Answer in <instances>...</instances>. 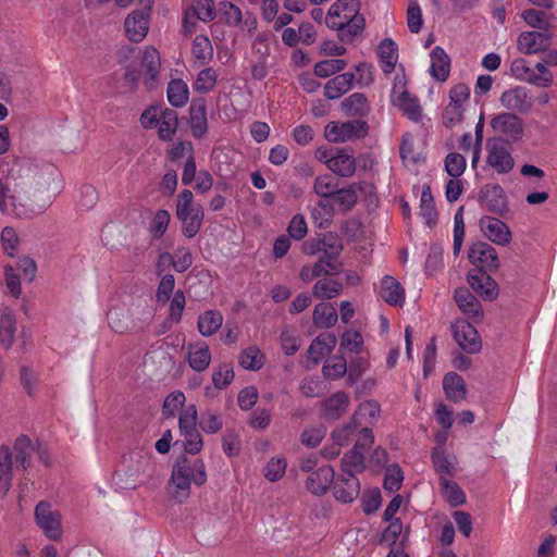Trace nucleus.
<instances>
[{
    "instance_id": "de8ad7c7",
    "label": "nucleus",
    "mask_w": 557,
    "mask_h": 557,
    "mask_svg": "<svg viewBox=\"0 0 557 557\" xmlns=\"http://www.w3.org/2000/svg\"><path fill=\"white\" fill-rule=\"evenodd\" d=\"M487 209L494 213L503 214L507 211V199L505 191L499 186H492L485 191Z\"/></svg>"
},
{
    "instance_id": "2eb2a0df",
    "label": "nucleus",
    "mask_w": 557,
    "mask_h": 557,
    "mask_svg": "<svg viewBox=\"0 0 557 557\" xmlns=\"http://www.w3.org/2000/svg\"><path fill=\"white\" fill-rule=\"evenodd\" d=\"M483 235L492 243L499 246H507L512 238L509 226L497 218L483 216L479 221Z\"/></svg>"
},
{
    "instance_id": "4d7b16f0",
    "label": "nucleus",
    "mask_w": 557,
    "mask_h": 557,
    "mask_svg": "<svg viewBox=\"0 0 557 557\" xmlns=\"http://www.w3.org/2000/svg\"><path fill=\"white\" fill-rule=\"evenodd\" d=\"M440 484L443 496L451 506L465 503L466 496L457 483L449 481L447 478H440Z\"/></svg>"
},
{
    "instance_id": "412c9836",
    "label": "nucleus",
    "mask_w": 557,
    "mask_h": 557,
    "mask_svg": "<svg viewBox=\"0 0 557 557\" xmlns=\"http://www.w3.org/2000/svg\"><path fill=\"white\" fill-rule=\"evenodd\" d=\"M333 483L335 499L344 504L354 502L360 493V484L356 475L342 473Z\"/></svg>"
},
{
    "instance_id": "69168bd1",
    "label": "nucleus",
    "mask_w": 557,
    "mask_h": 557,
    "mask_svg": "<svg viewBox=\"0 0 557 557\" xmlns=\"http://www.w3.org/2000/svg\"><path fill=\"white\" fill-rule=\"evenodd\" d=\"M445 170L449 176L458 178L466 170V159L457 152L447 154L445 159Z\"/></svg>"
},
{
    "instance_id": "72a5a7b5",
    "label": "nucleus",
    "mask_w": 557,
    "mask_h": 557,
    "mask_svg": "<svg viewBox=\"0 0 557 557\" xmlns=\"http://www.w3.org/2000/svg\"><path fill=\"white\" fill-rule=\"evenodd\" d=\"M443 389L447 399L459 403L466 398V384L463 379L455 373L449 372L443 379Z\"/></svg>"
},
{
    "instance_id": "8fccbe9b",
    "label": "nucleus",
    "mask_w": 557,
    "mask_h": 557,
    "mask_svg": "<svg viewBox=\"0 0 557 557\" xmlns=\"http://www.w3.org/2000/svg\"><path fill=\"white\" fill-rule=\"evenodd\" d=\"M342 287V284L336 280L321 278L314 284L312 293L317 298L332 299L341 294Z\"/></svg>"
},
{
    "instance_id": "7c9ffc66",
    "label": "nucleus",
    "mask_w": 557,
    "mask_h": 557,
    "mask_svg": "<svg viewBox=\"0 0 557 557\" xmlns=\"http://www.w3.org/2000/svg\"><path fill=\"white\" fill-rule=\"evenodd\" d=\"M349 403V396L345 392H336L323 401V414L331 419H338L347 411Z\"/></svg>"
},
{
    "instance_id": "4be33fe9",
    "label": "nucleus",
    "mask_w": 557,
    "mask_h": 557,
    "mask_svg": "<svg viewBox=\"0 0 557 557\" xmlns=\"http://www.w3.org/2000/svg\"><path fill=\"white\" fill-rule=\"evenodd\" d=\"M211 350L205 342L190 343L186 347V360L196 372L206 371L211 363Z\"/></svg>"
},
{
    "instance_id": "0e129e2a",
    "label": "nucleus",
    "mask_w": 557,
    "mask_h": 557,
    "mask_svg": "<svg viewBox=\"0 0 557 557\" xmlns=\"http://www.w3.org/2000/svg\"><path fill=\"white\" fill-rule=\"evenodd\" d=\"M185 395L183 392L176 391L166 396L163 403L162 412L165 417H174L177 411H183L186 407Z\"/></svg>"
},
{
    "instance_id": "f257e3e1",
    "label": "nucleus",
    "mask_w": 557,
    "mask_h": 557,
    "mask_svg": "<svg viewBox=\"0 0 557 557\" xmlns=\"http://www.w3.org/2000/svg\"><path fill=\"white\" fill-rule=\"evenodd\" d=\"M51 205V200L37 203L20 184L9 178H0V210L20 219H30L41 214Z\"/></svg>"
},
{
    "instance_id": "a211bd4d",
    "label": "nucleus",
    "mask_w": 557,
    "mask_h": 557,
    "mask_svg": "<svg viewBox=\"0 0 557 557\" xmlns=\"http://www.w3.org/2000/svg\"><path fill=\"white\" fill-rule=\"evenodd\" d=\"M468 258L472 264L483 270H496L498 257L496 250L487 243L478 242L471 245Z\"/></svg>"
},
{
    "instance_id": "f704fd0d",
    "label": "nucleus",
    "mask_w": 557,
    "mask_h": 557,
    "mask_svg": "<svg viewBox=\"0 0 557 557\" xmlns=\"http://www.w3.org/2000/svg\"><path fill=\"white\" fill-rule=\"evenodd\" d=\"M468 283L484 299L492 300L497 296L496 283L486 274H469Z\"/></svg>"
},
{
    "instance_id": "5701e85b",
    "label": "nucleus",
    "mask_w": 557,
    "mask_h": 557,
    "mask_svg": "<svg viewBox=\"0 0 557 557\" xmlns=\"http://www.w3.org/2000/svg\"><path fill=\"white\" fill-rule=\"evenodd\" d=\"M150 17L141 11H133L124 22L125 34L133 42H140L148 34Z\"/></svg>"
},
{
    "instance_id": "338daca9",
    "label": "nucleus",
    "mask_w": 557,
    "mask_h": 557,
    "mask_svg": "<svg viewBox=\"0 0 557 557\" xmlns=\"http://www.w3.org/2000/svg\"><path fill=\"white\" fill-rule=\"evenodd\" d=\"M399 150L404 162L412 164L419 162L420 152L416 150L414 139L410 134L404 135Z\"/></svg>"
},
{
    "instance_id": "c756f323",
    "label": "nucleus",
    "mask_w": 557,
    "mask_h": 557,
    "mask_svg": "<svg viewBox=\"0 0 557 557\" xmlns=\"http://www.w3.org/2000/svg\"><path fill=\"white\" fill-rule=\"evenodd\" d=\"M380 296L392 306H401L405 302V290L393 276L382 278Z\"/></svg>"
},
{
    "instance_id": "dca6fc26",
    "label": "nucleus",
    "mask_w": 557,
    "mask_h": 557,
    "mask_svg": "<svg viewBox=\"0 0 557 557\" xmlns=\"http://www.w3.org/2000/svg\"><path fill=\"white\" fill-rule=\"evenodd\" d=\"M499 102L502 107L511 113H527L532 107L530 91L527 87L523 86H515L512 88L506 89L500 95Z\"/></svg>"
},
{
    "instance_id": "5fc2aeb1",
    "label": "nucleus",
    "mask_w": 557,
    "mask_h": 557,
    "mask_svg": "<svg viewBox=\"0 0 557 557\" xmlns=\"http://www.w3.org/2000/svg\"><path fill=\"white\" fill-rule=\"evenodd\" d=\"M160 57L159 52L153 47H146L141 60V71L153 82L159 73Z\"/></svg>"
},
{
    "instance_id": "4c0bfd02",
    "label": "nucleus",
    "mask_w": 557,
    "mask_h": 557,
    "mask_svg": "<svg viewBox=\"0 0 557 557\" xmlns=\"http://www.w3.org/2000/svg\"><path fill=\"white\" fill-rule=\"evenodd\" d=\"M166 94L169 102L175 108L184 107L189 100V88L183 79H172Z\"/></svg>"
},
{
    "instance_id": "603ef678",
    "label": "nucleus",
    "mask_w": 557,
    "mask_h": 557,
    "mask_svg": "<svg viewBox=\"0 0 557 557\" xmlns=\"http://www.w3.org/2000/svg\"><path fill=\"white\" fill-rule=\"evenodd\" d=\"M363 348V338L362 335L354 330H347L343 333L339 350L343 354H360Z\"/></svg>"
},
{
    "instance_id": "cd10ccee",
    "label": "nucleus",
    "mask_w": 557,
    "mask_h": 557,
    "mask_svg": "<svg viewBox=\"0 0 557 557\" xmlns=\"http://www.w3.org/2000/svg\"><path fill=\"white\" fill-rule=\"evenodd\" d=\"M430 74L438 82H445L450 72V60L441 47H435L431 54Z\"/></svg>"
},
{
    "instance_id": "37998d69",
    "label": "nucleus",
    "mask_w": 557,
    "mask_h": 557,
    "mask_svg": "<svg viewBox=\"0 0 557 557\" xmlns=\"http://www.w3.org/2000/svg\"><path fill=\"white\" fill-rule=\"evenodd\" d=\"M218 83V73L212 67L202 69L196 76L193 88L197 94L211 92Z\"/></svg>"
},
{
    "instance_id": "7ed1b4c3",
    "label": "nucleus",
    "mask_w": 557,
    "mask_h": 557,
    "mask_svg": "<svg viewBox=\"0 0 557 557\" xmlns=\"http://www.w3.org/2000/svg\"><path fill=\"white\" fill-rule=\"evenodd\" d=\"M326 25L339 32L343 40H351L364 28V18L360 14L358 0L335 1L325 16Z\"/></svg>"
},
{
    "instance_id": "473e14b6",
    "label": "nucleus",
    "mask_w": 557,
    "mask_h": 557,
    "mask_svg": "<svg viewBox=\"0 0 557 557\" xmlns=\"http://www.w3.org/2000/svg\"><path fill=\"white\" fill-rule=\"evenodd\" d=\"M380 413V405L374 400H367L355 411L352 422L357 426H370L377 421Z\"/></svg>"
},
{
    "instance_id": "f8f14e48",
    "label": "nucleus",
    "mask_w": 557,
    "mask_h": 557,
    "mask_svg": "<svg viewBox=\"0 0 557 557\" xmlns=\"http://www.w3.org/2000/svg\"><path fill=\"white\" fill-rule=\"evenodd\" d=\"M490 125L496 134L506 140L516 141L523 135L522 120L511 112L496 114L491 119Z\"/></svg>"
},
{
    "instance_id": "20e7f679",
    "label": "nucleus",
    "mask_w": 557,
    "mask_h": 557,
    "mask_svg": "<svg viewBox=\"0 0 557 557\" xmlns=\"http://www.w3.org/2000/svg\"><path fill=\"white\" fill-rule=\"evenodd\" d=\"M150 315V311L141 300L126 297L108 311L107 318L111 330L123 334L138 329L140 323L148 320Z\"/></svg>"
},
{
    "instance_id": "6e6d98bb",
    "label": "nucleus",
    "mask_w": 557,
    "mask_h": 557,
    "mask_svg": "<svg viewBox=\"0 0 557 557\" xmlns=\"http://www.w3.org/2000/svg\"><path fill=\"white\" fill-rule=\"evenodd\" d=\"M16 325L11 315L2 317L0 322V350H9L15 341Z\"/></svg>"
},
{
    "instance_id": "bb28decb",
    "label": "nucleus",
    "mask_w": 557,
    "mask_h": 557,
    "mask_svg": "<svg viewBox=\"0 0 557 557\" xmlns=\"http://www.w3.org/2000/svg\"><path fill=\"white\" fill-rule=\"evenodd\" d=\"M354 82V73L346 72L338 74L332 79L327 81L324 86V95L327 99L331 100L338 99L351 89Z\"/></svg>"
},
{
    "instance_id": "393cba45",
    "label": "nucleus",
    "mask_w": 557,
    "mask_h": 557,
    "mask_svg": "<svg viewBox=\"0 0 557 557\" xmlns=\"http://www.w3.org/2000/svg\"><path fill=\"white\" fill-rule=\"evenodd\" d=\"M235 373L231 363H220L213 368L211 373L212 386L208 385L203 389V394L208 398L215 397V391L226 388L234 380Z\"/></svg>"
},
{
    "instance_id": "58836bf2",
    "label": "nucleus",
    "mask_w": 557,
    "mask_h": 557,
    "mask_svg": "<svg viewBox=\"0 0 557 557\" xmlns=\"http://www.w3.org/2000/svg\"><path fill=\"white\" fill-rule=\"evenodd\" d=\"M335 211L332 199H319L311 211V218L318 227H326L331 224Z\"/></svg>"
},
{
    "instance_id": "6e6552de",
    "label": "nucleus",
    "mask_w": 557,
    "mask_h": 557,
    "mask_svg": "<svg viewBox=\"0 0 557 557\" xmlns=\"http://www.w3.org/2000/svg\"><path fill=\"white\" fill-rule=\"evenodd\" d=\"M315 158L339 176L349 177L356 171V159L347 149L321 147L317 149Z\"/></svg>"
},
{
    "instance_id": "4468645a",
    "label": "nucleus",
    "mask_w": 557,
    "mask_h": 557,
    "mask_svg": "<svg viewBox=\"0 0 557 557\" xmlns=\"http://www.w3.org/2000/svg\"><path fill=\"white\" fill-rule=\"evenodd\" d=\"M451 331L456 343L463 351L468 354L480 351L482 347L480 336L474 326L468 321L456 320L451 324Z\"/></svg>"
},
{
    "instance_id": "c85d7f7f",
    "label": "nucleus",
    "mask_w": 557,
    "mask_h": 557,
    "mask_svg": "<svg viewBox=\"0 0 557 557\" xmlns=\"http://www.w3.org/2000/svg\"><path fill=\"white\" fill-rule=\"evenodd\" d=\"M454 299L463 314L469 318H479L482 314L480 301L467 288H457Z\"/></svg>"
},
{
    "instance_id": "9b49d317",
    "label": "nucleus",
    "mask_w": 557,
    "mask_h": 557,
    "mask_svg": "<svg viewBox=\"0 0 557 557\" xmlns=\"http://www.w3.org/2000/svg\"><path fill=\"white\" fill-rule=\"evenodd\" d=\"M367 124L363 121H347L343 123L331 122L325 126L324 136L330 143H345L367 134Z\"/></svg>"
},
{
    "instance_id": "6ab92c4d",
    "label": "nucleus",
    "mask_w": 557,
    "mask_h": 557,
    "mask_svg": "<svg viewBox=\"0 0 557 557\" xmlns=\"http://www.w3.org/2000/svg\"><path fill=\"white\" fill-rule=\"evenodd\" d=\"M335 480V473L331 466H322L309 473L306 481V490L315 496L324 495Z\"/></svg>"
},
{
    "instance_id": "680f3d73",
    "label": "nucleus",
    "mask_w": 557,
    "mask_h": 557,
    "mask_svg": "<svg viewBox=\"0 0 557 557\" xmlns=\"http://www.w3.org/2000/svg\"><path fill=\"white\" fill-rule=\"evenodd\" d=\"M286 468L287 461L284 457H273L265 465L263 474L269 481L276 482L284 476Z\"/></svg>"
},
{
    "instance_id": "a18cd8bd",
    "label": "nucleus",
    "mask_w": 557,
    "mask_h": 557,
    "mask_svg": "<svg viewBox=\"0 0 557 557\" xmlns=\"http://www.w3.org/2000/svg\"><path fill=\"white\" fill-rule=\"evenodd\" d=\"M162 261H171L176 272H185L193 264L190 250L186 247H180L173 255L169 252L161 253Z\"/></svg>"
},
{
    "instance_id": "423d86ee",
    "label": "nucleus",
    "mask_w": 557,
    "mask_h": 557,
    "mask_svg": "<svg viewBox=\"0 0 557 557\" xmlns=\"http://www.w3.org/2000/svg\"><path fill=\"white\" fill-rule=\"evenodd\" d=\"M389 99L391 103L409 120L419 122L422 119V108L418 98L408 91L404 73H396Z\"/></svg>"
},
{
    "instance_id": "c9c22d12",
    "label": "nucleus",
    "mask_w": 557,
    "mask_h": 557,
    "mask_svg": "<svg viewBox=\"0 0 557 557\" xmlns=\"http://www.w3.org/2000/svg\"><path fill=\"white\" fill-rule=\"evenodd\" d=\"M13 479L12 451L7 446H0V494H7Z\"/></svg>"
},
{
    "instance_id": "aec40b11",
    "label": "nucleus",
    "mask_w": 557,
    "mask_h": 557,
    "mask_svg": "<svg viewBox=\"0 0 557 557\" xmlns=\"http://www.w3.org/2000/svg\"><path fill=\"white\" fill-rule=\"evenodd\" d=\"M220 12L227 25L240 26L242 30H246L248 34H252L257 28L256 17L247 14L244 18L242 10L232 2H221Z\"/></svg>"
},
{
    "instance_id": "ddd939ff",
    "label": "nucleus",
    "mask_w": 557,
    "mask_h": 557,
    "mask_svg": "<svg viewBox=\"0 0 557 557\" xmlns=\"http://www.w3.org/2000/svg\"><path fill=\"white\" fill-rule=\"evenodd\" d=\"M486 149V162L497 173L505 174L512 170L515 165L513 158L502 139L488 140Z\"/></svg>"
},
{
    "instance_id": "e433bc0d",
    "label": "nucleus",
    "mask_w": 557,
    "mask_h": 557,
    "mask_svg": "<svg viewBox=\"0 0 557 557\" xmlns=\"http://www.w3.org/2000/svg\"><path fill=\"white\" fill-rule=\"evenodd\" d=\"M223 323V315L218 310L205 311L198 318V331L202 336H211L219 331Z\"/></svg>"
},
{
    "instance_id": "39448f33",
    "label": "nucleus",
    "mask_w": 557,
    "mask_h": 557,
    "mask_svg": "<svg viewBox=\"0 0 557 557\" xmlns=\"http://www.w3.org/2000/svg\"><path fill=\"white\" fill-rule=\"evenodd\" d=\"M193 193L184 189L177 197L176 216L182 222L183 234L191 238L200 231L203 220V209L193 203Z\"/></svg>"
},
{
    "instance_id": "3c124183",
    "label": "nucleus",
    "mask_w": 557,
    "mask_h": 557,
    "mask_svg": "<svg viewBox=\"0 0 557 557\" xmlns=\"http://www.w3.org/2000/svg\"><path fill=\"white\" fill-rule=\"evenodd\" d=\"M342 109L349 115L362 116L368 113L369 104L363 94L356 92L342 102Z\"/></svg>"
},
{
    "instance_id": "a878e982",
    "label": "nucleus",
    "mask_w": 557,
    "mask_h": 557,
    "mask_svg": "<svg viewBox=\"0 0 557 557\" xmlns=\"http://www.w3.org/2000/svg\"><path fill=\"white\" fill-rule=\"evenodd\" d=\"M336 345V337L331 333L315 337L308 348V359L317 366L324 357L330 355Z\"/></svg>"
},
{
    "instance_id": "f03ea898",
    "label": "nucleus",
    "mask_w": 557,
    "mask_h": 557,
    "mask_svg": "<svg viewBox=\"0 0 557 557\" xmlns=\"http://www.w3.org/2000/svg\"><path fill=\"white\" fill-rule=\"evenodd\" d=\"M206 465L202 459L181 457L172 468L169 493L177 503H184L189 496L191 484L203 485L207 482Z\"/></svg>"
},
{
    "instance_id": "13d9d810",
    "label": "nucleus",
    "mask_w": 557,
    "mask_h": 557,
    "mask_svg": "<svg viewBox=\"0 0 557 557\" xmlns=\"http://www.w3.org/2000/svg\"><path fill=\"white\" fill-rule=\"evenodd\" d=\"M337 189L336 181L329 174L319 175L313 183V191L320 199H332Z\"/></svg>"
},
{
    "instance_id": "774afa93",
    "label": "nucleus",
    "mask_w": 557,
    "mask_h": 557,
    "mask_svg": "<svg viewBox=\"0 0 557 557\" xmlns=\"http://www.w3.org/2000/svg\"><path fill=\"white\" fill-rule=\"evenodd\" d=\"M347 372L346 360L342 357H333L325 361L323 373L326 377L338 379Z\"/></svg>"
},
{
    "instance_id": "1a4fd4ad",
    "label": "nucleus",
    "mask_w": 557,
    "mask_h": 557,
    "mask_svg": "<svg viewBox=\"0 0 557 557\" xmlns=\"http://www.w3.org/2000/svg\"><path fill=\"white\" fill-rule=\"evenodd\" d=\"M198 412L195 405H188L180 413L178 428L184 437V448L188 454L200 453L203 446L202 437L197 430Z\"/></svg>"
},
{
    "instance_id": "864d4df0",
    "label": "nucleus",
    "mask_w": 557,
    "mask_h": 557,
    "mask_svg": "<svg viewBox=\"0 0 557 557\" xmlns=\"http://www.w3.org/2000/svg\"><path fill=\"white\" fill-rule=\"evenodd\" d=\"M364 467L363 451L352 448L349 453L345 454L342 459V473L355 475L357 472L362 471Z\"/></svg>"
},
{
    "instance_id": "b1692460",
    "label": "nucleus",
    "mask_w": 557,
    "mask_h": 557,
    "mask_svg": "<svg viewBox=\"0 0 557 557\" xmlns=\"http://www.w3.org/2000/svg\"><path fill=\"white\" fill-rule=\"evenodd\" d=\"M188 125L196 138H201L208 131L207 104L205 99H196L189 107Z\"/></svg>"
},
{
    "instance_id": "79ce46f5",
    "label": "nucleus",
    "mask_w": 557,
    "mask_h": 557,
    "mask_svg": "<svg viewBox=\"0 0 557 557\" xmlns=\"http://www.w3.org/2000/svg\"><path fill=\"white\" fill-rule=\"evenodd\" d=\"M264 360L263 352L257 346H249L238 357L240 367L250 371L260 370L264 364Z\"/></svg>"
},
{
    "instance_id": "09e8293b",
    "label": "nucleus",
    "mask_w": 557,
    "mask_h": 557,
    "mask_svg": "<svg viewBox=\"0 0 557 557\" xmlns=\"http://www.w3.org/2000/svg\"><path fill=\"white\" fill-rule=\"evenodd\" d=\"M420 215L429 226L436 223L437 213L435 210L434 199L429 186H423L420 197Z\"/></svg>"
},
{
    "instance_id": "e2e57ef3",
    "label": "nucleus",
    "mask_w": 557,
    "mask_h": 557,
    "mask_svg": "<svg viewBox=\"0 0 557 557\" xmlns=\"http://www.w3.org/2000/svg\"><path fill=\"white\" fill-rule=\"evenodd\" d=\"M345 67L346 62L342 59H326L314 65V75L325 78L343 71Z\"/></svg>"
},
{
    "instance_id": "052dcab7",
    "label": "nucleus",
    "mask_w": 557,
    "mask_h": 557,
    "mask_svg": "<svg viewBox=\"0 0 557 557\" xmlns=\"http://www.w3.org/2000/svg\"><path fill=\"white\" fill-rule=\"evenodd\" d=\"M189 11L202 22H211L216 15L213 0H193Z\"/></svg>"
},
{
    "instance_id": "bf43d9fd",
    "label": "nucleus",
    "mask_w": 557,
    "mask_h": 557,
    "mask_svg": "<svg viewBox=\"0 0 557 557\" xmlns=\"http://www.w3.org/2000/svg\"><path fill=\"white\" fill-rule=\"evenodd\" d=\"M343 250L342 240L333 233L321 235V252L322 257L337 260Z\"/></svg>"
},
{
    "instance_id": "2f4dec72",
    "label": "nucleus",
    "mask_w": 557,
    "mask_h": 557,
    "mask_svg": "<svg viewBox=\"0 0 557 557\" xmlns=\"http://www.w3.org/2000/svg\"><path fill=\"white\" fill-rule=\"evenodd\" d=\"M377 54L382 71L386 74L392 73L398 61V48L395 41L389 38L382 40L377 48Z\"/></svg>"
},
{
    "instance_id": "0eeeda50",
    "label": "nucleus",
    "mask_w": 557,
    "mask_h": 557,
    "mask_svg": "<svg viewBox=\"0 0 557 557\" xmlns=\"http://www.w3.org/2000/svg\"><path fill=\"white\" fill-rule=\"evenodd\" d=\"M140 123L145 128L157 127L159 138L166 141L177 131L178 116L174 110L151 107L143 112Z\"/></svg>"
},
{
    "instance_id": "9d476101",
    "label": "nucleus",
    "mask_w": 557,
    "mask_h": 557,
    "mask_svg": "<svg viewBox=\"0 0 557 557\" xmlns=\"http://www.w3.org/2000/svg\"><path fill=\"white\" fill-rule=\"evenodd\" d=\"M35 520L48 539L58 541L62 536L61 515L52 508L50 503L40 502L37 504Z\"/></svg>"
},
{
    "instance_id": "f3484780",
    "label": "nucleus",
    "mask_w": 557,
    "mask_h": 557,
    "mask_svg": "<svg viewBox=\"0 0 557 557\" xmlns=\"http://www.w3.org/2000/svg\"><path fill=\"white\" fill-rule=\"evenodd\" d=\"M550 44L552 37L547 32H524L517 39L518 50L524 54L545 52Z\"/></svg>"
},
{
    "instance_id": "c03bdc74",
    "label": "nucleus",
    "mask_w": 557,
    "mask_h": 557,
    "mask_svg": "<svg viewBox=\"0 0 557 557\" xmlns=\"http://www.w3.org/2000/svg\"><path fill=\"white\" fill-rule=\"evenodd\" d=\"M357 198L356 188L351 185L347 188H337L332 196V203L335 210L346 212L355 206Z\"/></svg>"
},
{
    "instance_id": "ea45409f",
    "label": "nucleus",
    "mask_w": 557,
    "mask_h": 557,
    "mask_svg": "<svg viewBox=\"0 0 557 557\" xmlns=\"http://www.w3.org/2000/svg\"><path fill=\"white\" fill-rule=\"evenodd\" d=\"M34 453L35 446L27 436L22 435L16 438L12 453V456L14 455L15 458L16 467L21 466L23 469H26Z\"/></svg>"
},
{
    "instance_id": "49530a36",
    "label": "nucleus",
    "mask_w": 557,
    "mask_h": 557,
    "mask_svg": "<svg viewBox=\"0 0 557 557\" xmlns=\"http://www.w3.org/2000/svg\"><path fill=\"white\" fill-rule=\"evenodd\" d=\"M191 53L199 65L207 64L213 57V47L207 36L198 35L193 41Z\"/></svg>"
},
{
    "instance_id": "a19ab883",
    "label": "nucleus",
    "mask_w": 557,
    "mask_h": 557,
    "mask_svg": "<svg viewBox=\"0 0 557 557\" xmlns=\"http://www.w3.org/2000/svg\"><path fill=\"white\" fill-rule=\"evenodd\" d=\"M335 307L327 302L318 304L313 310V322L318 327H332L337 321Z\"/></svg>"
}]
</instances>
